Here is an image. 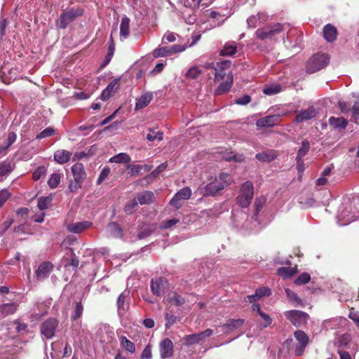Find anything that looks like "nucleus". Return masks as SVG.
I'll return each mask as SVG.
<instances>
[{"label":"nucleus","mask_w":359,"mask_h":359,"mask_svg":"<svg viewBox=\"0 0 359 359\" xmlns=\"http://www.w3.org/2000/svg\"><path fill=\"white\" fill-rule=\"evenodd\" d=\"M317 114L316 109L313 107H310L305 110L300 111L295 117V122L299 123L315 117Z\"/></svg>","instance_id":"14"},{"label":"nucleus","mask_w":359,"mask_h":359,"mask_svg":"<svg viewBox=\"0 0 359 359\" xmlns=\"http://www.w3.org/2000/svg\"><path fill=\"white\" fill-rule=\"evenodd\" d=\"M217 177L220 181L222 184L224 185V188L229 186L233 182V178L227 173H222Z\"/></svg>","instance_id":"36"},{"label":"nucleus","mask_w":359,"mask_h":359,"mask_svg":"<svg viewBox=\"0 0 359 359\" xmlns=\"http://www.w3.org/2000/svg\"><path fill=\"white\" fill-rule=\"evenodd\" d=\"M243 320L242 319H232L229 320L226 325L225 327H228L233 329H236L241 327L243 325Z\"/></svg>","instance_id":"46"},{"label":"nucleus","mask_w":359,"mask_h":359,"mask_svg":"<svg viewBox=\"0 0 359 359\" xmlns=\"http://www.w3.org/2000/svg\"><path fill=\"white\" fill-rule=\"evenodd\" d=\"M311 280V276L307 273H303L294 280L296 285L306 284Z\"/></svg>","instance_id":"45"},{"label":"nucleus","mask_w":359,"mask_h":359,"mask_svg":"<svg viewBox=\"0 0 359 359\" xmlns=\"http://www.w3.org/2000/svg\"><path fill=\"white\" fill-rule=\"evenodd\" d=\"M153 95L151 93H145L141 95L136 100L135 109L139 110L146 107L152 100Z\"/></svg>","instance_id":"20"},{"label":"nucleus","mask_w":359,"mask_h":359,"mask_svg":"<svg viewBox=\"0 0 359 359\" xmlns=\"http://www.w3.org/2000/svg\"><path fill=\"white\" fill-rule=\"evenodd\" d=\"M170 55L175 53H181L185 50V47L182 45H174L172 47L169 48Z\"/></svg>","instance_id":"62"},{"label":"nucleus","mask_w":359,"mask_h":359,"mask_svg":"<svg viewBox=\"0 0 359 359\" xmlns=\"http://www.w3.org/2000/svg\"><path fill=\"white\" fill-rule=\"evenodd\" d=\"M255 157L259 161L270 162L276 158V154L273 151H271L257 154Z\"/></svg>","instance_id":"28"},{"label":"nucleus","mask_w":359,"mask_h":359,"mask_svg":"<svg viewBox=\"0 0 359 359\" xmlns=\"http://www.w3.org/2000/svg\"><path fill=\"white\" fill-rule=\"evenodd\" d=\"M160 353L163 359L170 358L173 353V344L169 339H165L160 344Z\"/></svg>","instance_id":"11"},{"label":"nucleus","mask_w":359,"mask_h":359,"mask_svg":"<svg viewBox=\"0 0 359 359\" xmlns=\"http://www.w3.org/2000/svg\"><path fill=\"white\" fill-rule=\"evenodd\" d=\"M118 79H114L102 91L101 98L106 100L109 98L118 88Z\"/></svg>","instance_id":"16"},{"label":"nucleus","mask_w":359,"mask_h":359,"mask_svg":"<svg viewBox=\"0 0 359 359\" xmlns=\"http://www.w3.org/2000/svg\"><path fill=\"white\" fill-rule=\"evenodd\" d=\"M81 13H77L74 11H70L67 13H63L61 15V21L60 27L62 29H65L67 24L72 21L75 18L79 15Z\"/></svg>","instance_id":"22"},{"label":"nucleus","mask_w":359,"mask_h":359,"mask_svg":"<svg viewBox=\"0 0 359 359\" xmlns=\"http://www.w3.org/2000/svg\"><path fill=\"white\" fill-rule=\"evenodd\" d=\"M152 357L151 348L150 345H147L141 354L142 359H151Z\"/></svg>","instance_id":"56"},{"label":"nucleus","mask_w":359,"mask_h":359,"mask_svg":"<svg viewBox=\"0 0 359 359\" xmlns=\"http://www.w3.org/2000/svg\"><path fill=\"white\" fill-rule=\"evenodd\" d=\"M191 196V189L188 187H184L175 194V196L170 200V204L178 209L182 205L181 201L188 200Z\"/></svg>","instance_id":"7"},{"label":"nucleus","mask_w":359,"mask_h":359,"mask_svg":"<svg viewBox=\"0 0 359 359\" xmlns=\"http://www.w3.org/2000/svg\"><path fill=\"white\" fill-rule=\"evenodd\" d=\"M329 60L330 57L327 54H316L309 60L307 64V70L311 73L318 71L326 67Z\"/></svg>","instance_id":"3"},{"label":"nucleus","mask_w":359,"mask_h":359,"mask_svg":"<svg viewBox=\"0 0 359 359\" xmlns=\"http://www.w3.org/2000/svg\"><path fill=\"white\" fill-rule=\"evenodd\" d=\"M280 122L279 115L267 116L258 119L256 121V126L258 128L273 127Z\"/></svg>","instance_id":"10"},{"label":"nucleus","mask_w":359,"mask_h":359,"mask_svg":"<svg viewBox=\"0 0 359 359\" xmlns=\"http://www.w3.org/2000/svg\"><path fill=\"white\" fill-rule=\"evenodd\" d=\"M351 338L348 334H344L341 336L338 340V343L341 346H346L351 342Z\"/></svg>","instance_id":"55"},{"label":"nucleus","mask_w":359,"mask_h":359,"mask_svg":"<svg viewBox=\"0 0 359 359\" xmlns=\"http://www.w3.org/2000/svg\"><path fill=\"white\" fill-rule=\"evenodd\" d=\"M164 283L162 279L152 280L151 284V291L154 294L159 296L161 293Z\"/></svg>","instance_id":"30"},{"label":"nucleus","mask_w":359,"mask_h":359,"mask_svg":"<svg viewBox=\"0 0 359 359\" xmlns=\"http://www.w3.org/2000/svg\"><path fill=\"white\" fill-rule=\"evenodd\" d=\"M153 55L154 57H160L170 55V49L168 47L158 48L154 50Z\"/></svg>","instance_id":"40"},{"label":"nucleus","mask_w":359,"mask_h":359,"mask_svg":"<svg viewBox=\"0 0 359 359\" xmlns=\"http://www.w3.org/2000/svg\"><path fill=\"white\" fill-rule=\"evenodd\" d=\"M281 87L278 84L272 85L264 88L263 92L265 95H271L279 93Z\"/></svg>","instance_id":"44"},{"label":"nucleus","mask_w":359,"mask_h":359,"mask_svg":"<svg viewBox=\"0 0 359 359\" xmlns=\"http://www.w3.org/2000/svg\"><path fill=\"white\" fill-rule=\"evenodd\" d=\"M339 218L340 225H346L354 220L353 219L346 218V215H344L342 212L339 215Z\"/></svg>","instance_id":"60"},{"label":"nucleus","mask_w":359,"mask_h":359,"mask_svg":"<svg viewBox=\"0 0 359 359\" xmlns=\"http://www.w3.org/2000/svg\"><path fill=\"white\" fill-rule=\"evenodd\" d=\"M72 155V152L67 150L58 149L54 153L53 158L59 164H65L70 160Z\"/></svg>","instance_id":"17"},{"label":"nucleus","mask_w":359,"mask_h":359,"mask_svg":"<svg viewBox=\"0 0 359 359\" xmlns=\"http://www.w3.org/2000/svg\"><path fill=\"white\" fill-rule=\"evenodd\" d=\"M55 130L52 128H47L36 135V139H42L53 135Z\"/></svg>","instance_id":"52"},{"label":"nucleus","mask_w":359,"mask_h":359,"mask_svg":"<svg viewBox=\"0 0 359 359\" xmlns=\"http://www.w3.org/2000/svg\"><path fill=\"white\" fill-rule=\"evenodd\" d=\"M296 271L292 267H281L278 270V276L287 278L295 273Z\"/></svg>","instance_id":"34"},{"label":"nucleus","mask_w":359,"mask_h":359,"mask_svg":"<svg viewBox=\"0 0 359 359\" xmlns=\"http://www.w3.org/2000/svg\"><path fill=\"white\" fill-rule=\"evenodd\" d=\"M46 168L45 167H39L36 168L34 172H33V178L34 180H39L42 176H43L46 174Z\"/></svg>","instance_id":"53"},{"label":"nucleus","mask_w":359,"mask_h":359,"mask_svg":"<svg viewBox=\"0 0 359 359\" xmlns=\"http://www.w3.org/2000/svg\"><path fill=\"white\" fill-rule=\"evenodd\" d=\"M130 34V19L128 17H123L120 25V37L121 39H126Z\"/></svg>","instance_id":"24"},{"label":"nucleus","mask_w":359,"mask_h":359,"mask_svg":"<svg viewBox=\"0 0 359 359\" xmlns=\"http://www.w3.org/2000/svg\"><path fill=\"white\" fill-rule=\"evenodd\" d=\"M93 225L92 222L88 221L72 223L67 225V230L74 233H79L89 229Z\"/></svg>","instance_id":"13"},{"label":"nucleus","mask_w":359,"mask_h":359,"mask_svg":"<svg viewBox=\"0 0 359 359\" xmlns=\"http://www.w3.org/2000/svg\"><path fill=\"white\" fill-rule=\"evenodd\" d=\"M83 182H77L74 180V182H71L69 184V189L71 191L75 192L79 189L81 188V184Z\"/></svg>","instance_id":"59"},{"label":"nucleus","mask_w":359,"mask_h":359,"mask_svg":"<svg viewBox=\"0 0 359 359\" xmlns=\"http://www.w3.org/2000/svg\"><path fill=\"white\" fill-rule=\"evenodd\" d=\"M259 316L264 320L262 325L264 327H268L271 323V319L267 314L260 312Z\"/></svg>","instance_id":"61"},{"label":"nucleus","mask_w":359,"mask_h":359,"mask_svg":"<svg viewBox=\"0 0 359 359\" xmlns=\"http://www.w3.org/2000/svg\"><path fill=\"white\" fill-rule=\"evenodd\" d=\"M127 168L130 170L129 174L130 176H137L143 172L149 171L151 169V166L146 164L128 165Z\"/></svg>","instance_id":"19"},{"label":"nucleus","mask_w":359,"mask_h":359,"mask_svg":"<svg viewBox=\"0 0 359 359\" xmlns=\"http://www.w3.org/2000/svg\"><path fill=\"white\" fill-rule=\"evenodd\" d=\"M213 334V330L211 329H206L199 333L186 335L184 337V344L186 346H191L194 344H198L203 341L205 338L210 337Z\"/></svg>","instance_id":"6"},{"label":"nucleus","mask_w":359,"mask_h":359,"mask_svg":"<svg viewBox=\"0 0 359 359\" xmlns=\"http://www.w3.org/2000/svg\"><path fill=\"white\" fill-rule=\"evenodd\" d=\"M109 229L111 236L114 237H121L122 232L120 226L116 223H110L109 224Z\"/></svg>","instance_id":"41"},{"label":"nucleus","mask_w":359,"mask_h":359,"mask_svg":"<svg viewBox=\"0 0 359 359\" xmlns=\"http://www.w3.org/2000/svg\"><path fill=\"white\" fill-rule=\"evenodd\" d=\"M224 189V185H222L218 178L216 177L212 182L205 187L203 193L205 195H215Z\"/></svg>","instance_id":"12"},{"label":"nucleus","mask_w":359,"mask_h":359,"mask_svg":"<svg viewBox=\"0 0 359 359\" xmlns=\"http://www.w3.org/2000/svg\"><path fill=\"white\" fill-rule=\"evenodd\" d=\"M329 123L334 128H345L348 122L342 117H331L329 119Z\"/></svg>","instance_id":"27"},{"label":"nucleus","mask_w":359,"mask_h":359,"mask_svg":"<svg viewBox=\"0 0 359 359\" xmlns=\"http://www.w3.org/2000/svg\"><path fill=\"white\" fill-rule=\"evenodd\" d=\"M284 315L295 326L304 325L309 317L306 313L297 310L285 311Z\"/></svg>","instance_id":"5"},{"label":"nucleus","mask_w":359,"mask_h":359,"mask_svg":"<svg viewBox=\"0 0 359 359\" xmlns=\"http://www.w3.org/2000/svg\"><path fill=\"white\" fill-rule=\"evenodd\" d=\"M125 300H126V296L123 293H121L117 299V306L118 312L121 313V311H125L126 308L125 306Z\"/></svg>","instance_id":"49"},{"label":"nucleus","mask_w":359,"mask_h":359,"mask_svg":"<svg viewBox=\"0 0 359 359\" xmlns=\"http://www.w3.org/2000/svg\"><path fill=\"white\" fill-rule=\"evenodd\" d=\"M223 158L226 161H235L236 162H242L244 160L243 155H235L233 152H228L223 156Z\"/></svg>","instance_id":"43"},{"label":"nucleus","mask_w":359,"mask_h":359,"mask_svg":"<svg viewBox=\"0 0 359 359\" xmlns=\"http://www.w3.org/2000/svg\"><path fill=\"white\" fill-rule=\"evenodd\" d=\"M12 170L10 163L4 162L0 164V176H4L9 173Z\"/></svg>","instance_id":"51"},{"label":"nucleus","mask_w":359,"mask_h":359,"mask_svg":"<svg viewBox=\"0 0 359 359\" xmlns=\"http://www.w3.org/2000/svg\"><path fill=\"white\" fill-rule=\"evenodd\" d=\"M121 346L125 348L127 351L130 353H133L135 351V344L128 339L126 337L122 336L120 339Z\"/></svg>","instance_id":"31"},{"label":"nucleus","mask_w":359,"mask_h":359,"mask_svg":"<svg viewBox=\"0 0 359 359\" xmlns=\"http://www.w3.org/2000/svg\"><path fill=\"white\" fill-rule=\"evenodd\" d=\"M256 295L258 296V299H261L263 297H268L271 294V290L269 287H263L257 289L256 291Z\"/></svg>","instance_id":"50"},{"label":"nucleus","mask_w":359,"mask_h":359,"mask_svg":"<svg viewBox=\"0 0 359 359\" xmlns=\"http://www.w3.org/2000/svg\"><path fill=\"white\" fill-rule=\"evenodd\" d=\"M282 31V25L280 24H276L273 27L270 29H258L256 32L257 36L264 40L267 38H271L276 34L280 33Z\"/></svg>","instance_id":"9"},{"label":"nucleus","mask_w":359,"mask_h":359,"mask_svg":"<svg viewBox=\"0 0 359 359\" xmlns=\"http://www.w3.org/2000/svg\"><path fill=\"white\" fill-rule=\"evenodd\" d=\"M201 74V69L196 67L194 66L191 67L185 74L186 78L190 79H197Z\"/></svg>","instance_id":"37"},{"label":"nucleus","mask_w":359,"mask_h":359,"mask_svg":"<svg viewBox=\"0 0 359 359\" xmlns=\"http://www.w3.org/2000/svg\"><path fill=\"white\" fill-rule=\"evenodd\" d=\"M352 111L353 117L359 118V100L353 104Z\"/></svg>","instance_id":"64"},{"label":"nucleus","mask_w":359,"mask_h":359,"mask_svg":"<svg viewBox=\"0 0 359 359\" xmlns=\"http://www.w3.org/2000/svg\"><path fill=\"white\" fill-rule=\"evenodd\" d=\"M180 222L178 219H171L163 222L162 225V228L163 229H170L175 225H176Z\"/></svg>","instance_id":"57"},{"label":"nucleus","mask_w":359,"mask_h":359,"mask_svg":"<svg viewBox=\"0 0 359 359\" xmlns=\"http://www.w3.org/2000/svg\"><path fill=\"white\" fill-rule=\"evenodd\" d=\"M296 341L294 346V354L297 356L304 353L306 346L309 344V338L308 335L302 330H297L294 333Z\"/></svg>","instance_id":"4"},{"label":"nucleus","mask_w":359,"mask_h":359,"mask_svg":"<svg viewBox=\"0 0 359 359\" xmlns=\"http://www.w3.org/2000/svg\"><path fill=\"white\" fill-rule=\"evenodd\" d=\"M58 323L57 320L54 318H50L43 322L41 327V334L46 339L52 338L55 332V330L57 327Z\"/></svg>","instance_id":"8"},{"label":"nucleus","mask_w":359,"mask_h":359,"mask_svg":"<svg viewBox=\"0 0 359 359\" xmlns=\"http://www.w3.org/2000/svg\"><path fill=\"white\" fill-rule=\"evenodd\" d=\"M163 138V133L161 131L154 132L150 130V133L147 135V140L153 142L156 140L161 141Z\"/></svg>","instance_id":"42"},{"label":"nucleus","mask_w":359,"mask_h":359,"mask_svg":"<svg viewBox=\"0 0 359 359\" xmlns=\"http://www.w3.org/2000/svg\"><path fill=\"white\" fill-rule=\"evenodd\" d=\"M74 180L77 182H83L86 177L84 167L82 163H76L72 167Z\"/></svg>","instance_id":"15"},{"label":"nucleus","mask_w":359,"mask_h":359,"mask_svg":"<svg viewBox=\"0 0 359 359\" xmlns=\"http://www.w3.org/2000/svg\"><path fill=\"white\" fill-rule=\"evenodd\" d=\"M165 301L175 306H181L184 304L185 302L184 299L182 297H181L179 294L174 292H170L168 294Z\"/></svg>","instance_id":"26"},{"label":"nucleus","mask_w":359,"mask_h":359,"mask_svg":"<svg viewBox=\"0 0 359 359\" xmlns=\"http://www.w3.org/2000/svg\"><path fill=\"white\" fill-rule=\"evenodd\" d=\"M52 202L50 196L41 197L38 200V208L41 210H45L48 208Z\"/></svg>","instance_id":"33"},{"label":"nucleus","mask_w":359,"mask_h":359,"mask_svg":"<svg viewBox=\"0 0 359 359\" xmlns=\"http://www.w3.org/2000/svg\"><path fill=\"white\" fill-rule=\"evenodd\" d=\"M348 317L359 325V314L353 310H351Z\"/></svg>","instance_id":"63"},{"label":"nucleus","mask_w":359,"mask_h":359,"mask_svg":"<svg viewBox=\"0 0 359 359\" xmlns=\"http://www.w3.org/2000/svg\"><path fill=\"white\" fill-rule=\"evenodd\" d=\"M266 15L264 13H258L255 15L250 16L247 22L250 27L254 28L259 25V22H264L266 20Z\"/></svg>","instance_id":"25"},{"label":"nucleus","mask_w":359,"mask_h":359,"mask_svg":"<svg viewBox=\"0 0 359 359\" xmlns=\"http://www.w3.org/2000/svg\"><path fill=\"white\" fill-rule=\"evenodd\" d=\"M236 50L237 47L235 43H227L224 46L221 53L222 55L230 56L233 55L236 52Z\"/></svg>","instance_id":"32"},{"label":"nucleus","mask_w":359,"mask_h":359,"mask_svg":"<svg viewBox=\"0 0 359 359\" xmlns=\"http://www.w3.org/2000/svg\"><path fill=\"white\" fill-rule=\"evenodd\" d=\"M310 148V144L308 141H303L302 143V147L298 150L297 155V161H299V159H303L304 156L309 151Z\"/></svg>","instance_id":"35"},{"label":"nucleus","mask_w":359,"mask_h":359,"mask_svg":"<svg viewBox=\"0 0 359 359\" xmlns=\"http://www.w3.org/2000/svg\"><path fill=\"white\" fill-rule=\"evenodd\" d=\"M254 196V187L251 182L246 181L241 186L236 198V204L241 208H248Z\"/></svg>","instance_id":"2"},{"label":"nucleus","mask_w":359,"mask_h":359,"mask_svg":"<svg viewBox=\"0 0 359 359\" xmlns=\"http://www.w3.org/2000/svg\"><path fill=\"white\" fill-rule=\"evenodd\" d=\"M337 31L334 26L328 24L324 27L323 36L327 41L332 42L334 41L337 38Z\"/></svg>","instance_id":"21"},{"label":"nucleus","mask_w":359,"mask_h":359,"mask_svg":"<svg viewBox=\"0 0 359 359\" xmlns=\"http://www.w3.org/2000/svg\"><path fill=\"white\" fill-rule=\"evenodd\" d=\"M17 310V305L15 304H6L1 308V312L4 315L12 314Z\"/></svg>","instance_id":"38"},{"label":"nucleus","mask_w":359,"mask_h":359,"mask_svg":"<svg viewBox=\"0 0 359 359\" xmlns=\"http://www.w3.org/2000/svg\"><path fill=\"white\" fill-rule=\"evenodd\" d=\"M137 206V201L135 198L129 201L125 206V211L127 214H133Z\"/></svg>","instance_id":"47"},{"label":"nucleus","mask_w":359,"mask_h":359,"mask_svg":"<svg viewBox=\"0 0 359 359\" xmlns=\"http://www.w3.org/2000/svg\"><path fill=\"white\" fill-rule=\"evenodd\" d=\"M53 269V265L50 262H43L41 264L36 271V277L39 279L46 278Z\"/></svg>","instance_id":"18"},{"label":"nucleus","mask_w":359,"mask_h":359,"mask_svg":"<svg viewBox=\"0 0 359 359\" xmlns=\"http://www.w3.org/2000/svg\"><path fill=\"white\" fill-rule=\"evenodd\" d=\"M285 293L287 294V297L289 298V299L291 302H295V303H297V304L301 303V299L298 297L297 294L294 293L293 291H292L291 290H290L288 288H286L285 290Z\"/></svg>","instance_id":"48"},{"label":"nucleus","mask_w":359,"mask_h":359,"mask_svg":"<svg viewBox=\"0 0 359 359\" xmlns=\"http://www.w3.org/2000/svg\"><path fill=\"white\" fill-rule=\"evenodd\" d=\"M11 194L6 189L0 191V208L6 203V201L10 197Z\"/></svg>","instance_id":"54"},{"label":"nucleus","mask_w":359,"mask_h":359,"mask_svg":"<svg viewBox=\"0 0 359 359\" xmlns=\"http://www.w3.org/2000/svg\"><path fill=\"white\" fill-rule=\"evenodd\" d=\"M130 157L126 153H119L117 155L112 156L109 159L111 163H128L130 161Z\"/></svg>","instance_id":"29"},{"label":"nucleus","mask_w":359,"mask_h":359,"mask_svg":"<svg viewBox=\"0 0 359 359\" xmlns=\"http://www.w3.org/2000/svg\"><path fill=\"white\" fill-rule=\"evenodd\" d=\"M154 194L151 191H144L137 195L138 202L141 205L149 204L154 201Z\"/></svg>","instance_id":"23"},{"label":"nucleus","mask_w":359,"mask_h":359,"mask_svg":"<svg viewBox=\"0 0 359 359\" xmlns=\"http://www.w3.org/2000/svg\"><path fill=\"white\" fill-rule=\"evenodd\" d=\"M214 69L215 70V81L221 82L216 90V93L223 94L228 92L233 84V75L230 69V63L227 61L218 62L214 67Z\"/></svg>","instance_id":"1"},{"label":"nucleus","mask_w":359,"mask_h":359,"mask_svg":"<svg viewBox=\"0 0 359 359\" xmlns=\"http://www.w3.org/2000/svg\"><path fill=\"white\" fill-rule=\"evenodd\" d=\"M250 100H251V98L249 95H244L241 98L237 99L235 101V103L237 104H240V105H245V104H248L250 102Z\"/></svg>","instance_id":"58"},{"label":"nucleus","mask_w":359,"mask_h":359,"mask_svg":"<svg viewBox=\"0 0 359 359\" xmlns=\"http://www.w3.org/2000/svg\"><path fill=\"white\" fill-rule=\"evenodd\" d=\"M60 179L61 177L59 174H52L48 181V186L52 189L56 188L60 182Z\"/></svg>","instance_id":"39"}]
</instances>
